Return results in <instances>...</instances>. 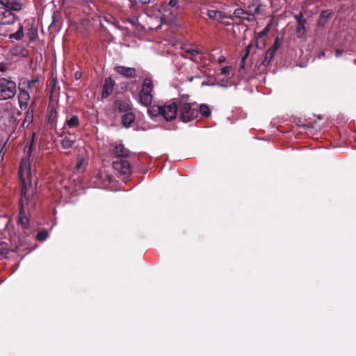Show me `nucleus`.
I'll return each mask as SVG.
<instances>
[{
  "label": "nucleus",
  "instance_id": "obj_1",
  "mask_svg": "<svg viewBox=\"0 0 356 356\" xmlns=\"http://www.w3.org/2000/svg\"><path fill=\"white\" fill-rule=\"evenodd\" d=\"M21 184V197L19 207L27 206L28 210L33 209L36 204L37 195L31 184V171L29 160L22 159L18 170Z\"/></svg>",
  "mask_w": 356,
  "mask_h": 356
},
{
  "label": "nucleus",
  "instance_id": "obj_2",
  "mask_svg": "<svg viewBox=\"0 0 356 356\" xmlns=\"http://www.w3.org/2000/svg\"><path fill=\"white\" fill-rule=\"evenodd\" d=\"M159 11L162 13V20L172 22L177 19L182 11V6L179 0H170L161 6Z\"/></svg>",
  "mask_w": 356,
  "mask_h": 356
},
{
  "label": "nucleus",
  "instance_id": "obj_3",
  "mask_svg": "<svg viewBox=\"0 0 356 356\" xmlns=\"http://www.w3.org/2000/svg\"><path fill=\"white\" fill-rule=\"evenodd\" d=\"M178 116L181 121L188 122L199 117L197 104L182 102L179 103Z\"/></svg>",
  "mask_w": 356,
  "mask_h": 356
},
{
  "label": "nucleus",
  "instance_id": "obj_4",
  "mask_svg": "<svg viewBox=\"0 0 356 356\" xmlns=\"http://www.w3.org/2000/svg\"><path fill=\"white\" fill-rule=\"evenodd\" d=\"M16 92V83L10 77H0V101L13 99Z\"/></svg>",
  "mask_w": 356,
  "mask_h": 356
},
{
  "label": "nucleus",
  "instance_id": "obj_5",
  "mask_svg": "<svg viewBox=\"0 0 356 356\" xmlns=\"http://www.w3.org/2000/svg\"><path fill=\"white\" fill-rule=\"evenodd\" d=\"M153 89L154 83L152 79L149 77H146L143 82L141 90L139 92V101L142 105L147 107L151 105L153 99L152 94Z\"/></svg>",
  "mask_w": 356,
  "mask_h": 356
},
{
  "label": "nucleus",
  "instance_id": "obj_6",
  "mask_svg": "<svg viewBox=\"0 0 356 356\" xmlns=\"http://www.w3.org/2000/svg\"><path fill=\"white\" fill-rule=\"evenodd\" d=\"M35 247L32 246L31 238L29 234L24 232V234L19 236L17 242L12 251L16 253L26 251V253H29Z\"/></svg>",
  "mask_w": 356,
  "mask_h": 356
},
{
  "label": "nucleus",
  "instance_id": "obj_7",
  "mask_svg": "<svg viewBox=\"0 0 356 356\" xmlns=\"http://www.w3.org/2000/svg\"><path fill=\"white\" fill-rule=\"evenodd\" d=\"M19 10H13L9 8L0 6V24L11 25L19 20L16 12Z\"/></svg>",
  "mask_w": 356,
  "mask_h": 356
},
{
  "label": "nucleus",
  "instance_id": "obj_8",
  "mask_svg": "<svg viewBox=\"0 0 356 356\" xmlns=\"http://www.w3.org/2000/svg\"><path fill=\"white\" fill-rule=\"evenodd\" d=\"M162 116L167 121H171L178 115L179 103L173 102L168 105L162 106Z\"/></svg>",
  "mask_w": 356,
  "mask_h": 356
},
{
  "label": "nucleus",
  "instance_id": "obj_9",
  "mask_svg": "<svg viewBox=\"0 0 356 356\" xmlns=\"http://www.w3.org/2000/svg\"><path fill=\"white\" fill-rule=\"evenodd\" d=\"M113 167L121 175L129 176L131 174V165L124 159H117L113 162Z\"/></svg>",
  "mask_w": 356,
  "mask_h": 356
},
{
  "label": "nucleus",
  "instance_id": "obj_10",
  "mask_svg": "<svg viewBox=\"0 0 356 356\" xmlns=\"http://www.w3.org/2000/svg\"><path fill=\"white\" fill-rule=\"evenodd\" d=\"M295 19L297 22L296 33L298 38H302L306 33L305 25L307 24V20L304 18L302 13L295 15Z\"/></svg>",
  "mask_w": 356,
  "mask_h": 356
},
{
  "label": "nucleus",
  "instance_id": "obj_11",
  "mask_svg": "<svg viewBox=\"0 0 356 356\" xmlns=\"http://www.w3.org/2000/svg\"><path fill=\"white\" fill-rule=\"evenodd\" d=\"M114 70L118 74L125 78H134L136 75V70L134 67H125L122 65H116Z\"/></svg>",
  "mask_w": 356,
  "mask_h": 356
},
{
  "label": "nucleus",
  "instance_id": "obj_12",
  "mask_svg": "<svg viewBox=\"0 0 356 356\" xmlns=\"http://www.w3.org/2000/svg\"><path fill=\"white\" fill-rule=\"evenodd\" d=\"M129 103V101L117 99L113 102V111L119 113H127L131 111V107Z\"/></svg>",
  "mask_w": 356,
  "mask_h": 356
},
{
  "label": "nucleus",
  "instance_id": "obj_13",
  "mask_svg": "<svg viewBox=\"0 0 356 356\" xmlns=\"http://www.w3.org/2000/svg\"><path fill=\"white\" fill-rule=\"evenodd\" d=\"M115 81L111 77L105 79L102 92V98L106 99L112 93Z\"/></svg>",
  "mask_w": 356,
  "mask_h": 356
},
{
  "label": "nucleus",
  "instance_id": "obj_14",
  "mask_svg": "<svg viewBox=\"0 0 356 356\" xmlns=\"http://www.w3.org/2000/svg\"><path fill=\"white\" fill-rule=\"evenodd\" d=\"M17 223L24 230L29 227V220L26 215L25 208H23V207H19Z\"/></svg>",
  "mask_w": 356,
  "mask_h": 356
},
{
  "label": "nucleus",
  "instance_id": "obj_15",
  "mask_svg": "<svg viewBox=\"0 0 356 356\" xmlns=\"http://www.w3.org/2000/svg\"><path fill=\"white\" fill-rule=\"evenodd\" d=\"M1 7L11 9L13 10H21L23 7L22 0H0Z\"/></svg>",
  "mask_w": 356,
  "mask_h": 356
},
{
  "label": "nucleus",
  "instance_id": "obj_16",
  "mask_svg": "<svg viewBox=\"0 0 356 356\" xmlns=\"http://www.w3.org/2000/svg\"><path fill=\"white\" fill-rule=\"evenodd\" d=\"M19 106L22 110H25L30 100V95L28 91L19 88V93L18 95Z\"/></svg>",
  "mask_w": 356,
  "mask_h": 356
},
{
  "label": "nucleus",
  "instance_id": "obj_17",
  "mask_svg": "<svg viewBox=\"0 0 356 356\" xmlns=\"http://www.w3.org/2000/svg\"><path fill=\"white\" fill-rule=\"evenodd\" d=\"M279 47V42L278 38L275 40L274 42L273 46L267 51L265 58L264 60L262 61V64L264 66H268L272 58H273L277 48Z\"/></svg>",
  "mask_w": 356,
  "mask_h": 356
},
{
  "label": "nucleus",
  "instance_id": "obj_18",
  "mask_svg": "<svg viewBox=\"0 0 356 356\" xmlns=\"http://www.w3.org/2000/svg\"><path fill=\"white\" fill-rule=\"evenodd\" d=\"M332 15V11L331 10H323L319 16V18L317 20L316 25L318 27H325L326 24L327 23L329 19Z\"/></svg>",
  "mask_w": 356,
  "mask_h": 356
},
{
  "label": "nucleus",
  "instance_id": "obj_19",
  "mask_svg": "<svg viewBox=\"0 0 356 356\" xmlns=\"http://www.w3.org/2000/svg\"><path fill=\"white\" fill-rule=\"evenodd\" d=\"M113 152L117 159L126 158L129 155V150L127 149L123 144L116 145Z\"/></svg>",
  "mask_w": 356,
  "mask_h": 356
},
{
  "label": "nucleus",
  "instance_id": "obj_20",
  "mask_svg": "<svg viewBox=\"0 0 356 356\" xmlns=\"http://www.w3.org/2000/svg\"><path fill=\"white\" fill-rule=\"evenodd\" d=\"M136 119L135 115L131 111H129L122 116V123L126 128H129L131 126V124Z\"/></svg>",
  "mask_w": 356,
  "mask_h": 356
},
{
  "label": "nucleus",
  "instance_id": "obj_21",
  "mask_svg": "<svg viewBox=\"0 0 356 356\" xmlns=\"http://www.w3.org/2000/svg\"><path fill=\"white\" fill-rule=\"evenodd\" d=\"M207 15L211 19L220 21L225 17V14L217 10H208Z\"/></svg>",
  "mask_w": 356,
  "mask_h": 356
},
{
  "label": "nucleus",
  "instance_id": "obj_22",
  "mask_svg": "<svg viewBox=\"0 0 356 356\" xmlns=\"http://www.w3.org/2000/svg\"><path fill=\"white\" fill-rule=\"evenodd\" d=\"M197 111L199 112V115H200L202 117L208 118L211 116V112L207 104H202L200 105L197 104Z\"/></svg>",
  "mask_w": 356,
  "mask_h": 356
},
{
  "label": "nucleus",
  "instance_id": "obj_23",
  "mask_svg": "<svg viewBox=\"0 0 356 356\" xmlns=\"http://www.w3.org/2000/svg\"><path fill=\"white\" fill-rule=\"evenodd\" d=\"M35 104V100H33L31 102L29 108L27 109V111L26 112V116H25L24 123L27 122L28 124H29L30 123L32 122V121L33 120Z\"/></svg>",
  "mask_w": 356,
  "mask_h": 356
},
{
  "label": "nucleus",
  "instance_id": "obj_24",
  "mask_svg": "<svg viewBox=\"0 0 356 356\" xmlns=\"http://www.w3.org/2000/svg\"><path fill=\"white\" fill-rule=\"evenodd\" d=\"M9 39L11 40H17L19 41L22 40L24 38V29L23 26L22 24H19V29L15 33L8 34Z\"/></svg>",
  "mask_w": 356,
  "mask_h": 356
},
{
  "label": "nucleus",
  "instance_id": "obj_25",
  "mask_svg": "<svg viewBox=\"0 0 356 356\" xmlns=\"http://www.w3.org/2000/svg\"><path fill=\"white\" fill-rule=\"evenodd\" d=\"M79 119L76 115H72L70 118H67L65 125L70 128H76L79 125Z\"/></svg>",
  "mask_w": 356,
  "mask_h": 356
},
{
  "label": "nucleus",
  "instance_id": "obj_26",
  "mask_svg": "<svg viewBox=\"0 0 356 356\" xmlns=\"http://www.w3.org/2000/svg\"><path fill=\"white\" fill-rule=\"evenodd\" d=\"M162 106H152L148 109V112L153 116L162 115Z\"/></svg>",
  "mask_w": 356,
  "mask_h": 356
},
{
  "label": "nucleus",
  "instance_id": "obj_27",
  "mask_svg": "<svg viewBox=\"0 0 356 356\" xmlns=\"http://www.w3.org/2000/svg\"><path fill=\"white\" fill-rule=\"evenodd\" d=\"M74 142L75 140L72 139L70 137L65 136L62 140L61 145L64 149H70L73 146Z\"/></svg>",
  "mask_w": 356,
  "mask_h": 356
},
{
  "label": "nucleus",
  "instance_id": "obj_28",
  "mask_svg": "<svg viewBox=\"0 0 356 356\" xmlns=\"http://www.w3.org/2000/svg\"><path fill=\"white\" fill-rule=\"evenodd\" d=\"M233 14L235 17L238 19H242L244 15H248L246 11L240 8L235 9Z\"/></svg>",
  "mask_w": 356,
  "mask_h": 356
},
{
  "label": "nucleus",
  "instance_id": "obj_29",
  "mask_svg": "<svg viewBox=\"0 0 356 356\" xmlns=\"http://www.w3.org/2000/svg\"><path fill=\"white\" fill-rule=\"evenodd\" d=\"M47 236L48 232L45 229H43L38 232V233L36 235V239L38 241H44L47 239Z\"/></svg>",
  "mask_w": 356,
  "mask_h": 356
},
{
  "label": "nucleus",
  "instance_id": "obj_30",
  "mask_svg": "<svg viewBox=\"0 0 356 356\" xmlns=\"http://www.w3.org/2000/svg\"><path fill=\"white\" fill-rule=\"evenodd\" d=\"M266 45V42L264 38L257 36L255 40V46L258 49H263Z\"/></svg>",
  "mask_w": 356,
  "mask_h": 356
},
{
  "label": "nucleus",
  "instance_id": "obj_31",
  "mask_svg": "<svg viewBox=\"0 0 356 356\" xmlns=\"http://www.w3.org/2000/svg\"><path fill=\"white\" fill-rule=\"evenodd\" d=\"M8 252V245L5 242L0 243V255L5 256Z\"/></svg>",
  "mask_w": 356,
  "mask_h": 356
},
{
  "label": "nucleus",
  "instance_id": "obj_32",
  "mask_svg": "<svg viewBox=\"0 0 356 356\" xmlns=\"http://www.w3.org/2000/svg\"><path fill=\"white\" fill-rule=\"evenodd\" d=\"M57 117V112L55 108H51L48 115V122L52 123Z\"/></svg>",
  "mask_w": 356,
  "mask_h": 356
},
{
  "label": "nucleus",
  "instance_id": "obj_33",
  "mask_svg": "<svg viewBox=\"0 0 356 356\" xmlns=\"http://www.w3.org/2000/svg\"><path fill=\"white\" fill-rule=\"evenodd\" d=\"M185 52L190 54L191 55H192L193 56H196L200 54V51L197 49L192 48V47L186 48Z\"/></svg>",
  "mask_w": 356,
  "mask_h": 356
},
{
  "label": "nucleus",
  "instance_id": "obj_34",
  "mask_svg": "<svg viewBox=\"0 0 356 356\" xmlns=\"http://www.w3.org/2000/svg\"><path fill=\"white\" fill-rule=\"evenodd\" d=\"M269 30H270V25H268L261 32L259 33L257 36L261 37V38H264L269 32Z\"/></svg>",
  "mask_w": 356,
  "mask_h": 356
},
{
  "label": "nucleus",
  "instance_id": "obj_35",
  "mask_svg": "<svg viewBox=\"0 0 356 356\" xmlns=\"http://www.w3.org/2000/svg\"><path fill=\"white\" fill-rule=\"evenodd\" d=\"M231 68H232L231 66L223 67L220 70H221V74L222 75L228 76L229 72H230Z\"/></svg>",
  "mask_w": 356,
  "mask_h": 356
},
{
  "label": "nucleus",
  "instance_id": "obj_36",
  "mask_svg": "<svg viewBox=\"0 0 356 356\" xmlns=\"http://www.w3.org/2000/svg\"><path fill=\"white\" fill-rule=\"evenodd\" d=\"M252 47V44H249L246 49H245V52L244 54V55L243 56V60H246V58L249 56L250 55V49Z\"/></svg>",
  "mask_w": 356,
  "mask_h": 356
},
{
  "label": "nucleus",
  "instance_id": "obj_37",
  "mask_svg": "<svg viewBox=\"0 0 356 356\" xmlns=\"http://www.w3.org/2000/svg\"><path fill=\"white\" fill-rule=\"evenodd\" d=\"M37 36V31L35 30H31L30 33H29V37L30 41H33L35 40V38Z\"/></svg>",
  "mask_w": 356,
  "mask_h": 356
},
{
  "label": "nucleus",
  "instance_id": "obj_38",
  "mask_svg": "<svg viewBox=\"0 0 356 356\" xmlns=\"http://www.w3.org/2000/svg\"><path fill=\"white\" fill-rule=\"evenodd\" d=\"M6 142L3 140V138L0 136V152L6 149Z\"/></svg>",
  "mask_w": 356,
  "mask_h": 356
},
{
  "label": "nucleus",
  "instance_id": "obj_39",
  "mask_svg": "<svg viewBox=\"0 0 356 356\" xmlns=\"http://www.w3.org/2000/svg\"><path fill=\"white\" fill-rule=\"evenodd\" d=\"M190 96L188 95H185L181 97L180 99L176 101L177 103H181L182 102H188Z\"/></svg>",
  "mask_w": 356,
  "mask_h": 356
},
{
  "label": "nucleus",
  "instance_id": "obj_40",
  "mask_svg": "<svg viewBox=\"0 0 356 356\" xmlns=\"http://www.w3.org/2000/svg\"><path fill=\"white\" fill-rule=\"evenodd\" d=\"M38 79H32V80H29L27 81V87L29 88H33V86L35 83L38 82Z\"/></svg>",
  "mask_w": 356,
  "mask_h": 356
},
{
  "label": "nucleus",
  "instance_id": "obj_41",
  "mask_svg": "<svg viewBox=\"0 0 356 356\" xmlns=\"http://www.w3.org/2000/svg\"><path fill=\"white\" fill-rule=\"evenodd\" d=\"M8 70L7 65L6 63H0V72H6Z\"/></svg>",
  "mask_w": 356,
  "mask_h": 356
},
{
  "label": "nucleus",
  "instance_id": "obj_42",
  "mask_svg": "<svg viewBox=\"0 0 356 356\" xmlns=\"http://www.w3.org/2000/svg\"><path fill=\"white\" fill-rule=\"evenodd\" d=\"M6 152V149L0 152V165L2 164V163L3 161L4 155H5Z\"/></svg>",
  "mask_w": 356,
  "mask_h": 356
},
{
  "label": "nucleus",
  "instance_id": "obj_43",
  "mask_svg": "<svg viewBox=\"0 0 356 356\" xmlns=\"http://www.w3.org/2000/svg\"><path fill=\"white\" fill-rule=\"evenodd\" d=\"M33 141L32 140L29 147V149H28V151H27V156H30L31 154V152H32V149H33Z\"/></svg>",
  "mask_w": 356,
  "mask_h": 356
},
{
  "label": "nucleus",
  "instance_id": "obj_44",
  "mask_svg": "<svg viewBox=\"0 0 356 356\" xmlns=\"http://www.w3.org/2000/svg\"><path fill=\"white\" fill-rule=\"evenodd\" d=\"M245 65V60H243V56H242L241 62H240V70L244 69Z\"/></svg>",
  "mask_w": 356,
  "mask_h": 356
},
{
  "label": "nucleus",
  "instance_id": "obj_45",
  "mask_svg": "<svg viewBox=\"0 0 356 356\" xmlns=\"http://www.w3.org/2000/svg\"><path fill=\"white\" fill-rule=\"evenodd\" d=\"M260 5H258L256 6V8H254V14H260L261 13V10H260Z\"/></svg>",
  "mask_w": 356,
  "mask_h": 356
},
{
  "label": "nucleus",
  "instance_id": "obj_46",
  "mask_svg": "<svg viewBox=\"0 0 356 356\" xmlns=\"http://www.w3.org/2000/svg\"><path fill=\"white\" fill-rule=\"evenodd\" d=\"M81 76H82V73L81 72H76L75 74H74V77L76 79H79L81 78Z\"/></svg>",
  "mask_w": 356,
  "mask_h": 356
},
{
  "label": "nucleus",
  "instance_id": "obj_47",
  "mask_svg": "<svg viewBox=\"0 0 356 356\" xmlns=\"http://www.w3.org/2000/svg\"><path fill=\"white\" fill-rule=\"evenodd\" d=\"M252 17L245 16L242 18L243 20H246L247 22H250L254 19V15H252Z\"/></svg>",
  "mask_w": 356,
  "mask_h": 356
},
{
  "label": "nucleus",
  "instance_id": "obj_48",
  "mask_svg": "<svg viewBox=\"0 0 356 356\" xmlns=\"http://www.w3.org/2000/svg\"><path fill=\"white\" fill-rule=\"evenodd\" d=\"M343 52V51L342 50H341V49H337V50H336V51H335V56H336L337 57H339V56H340L341 55H342Z\"/></svg>",
  "mask_w": 356,
  "mask_h": 356
},
{
  "label": "nucleus",
  "instance_id": "obj_49",
  "mask_svg": "<svg viewBox=\"0 0 356 356\" xmlns=\"http://www.w3.org/2000/svg\"><path fill=\"white\" fill-rule=\"evenodd\" d=\"M225 61V57L222 56L221 57L219 58L218 59V62L219 63H224Z\"/></svg>",
  "mask_w": 356,
  "mask_h": 356
},
{
  "label": "nucleus",
  "instance_id": "obj_50",
  "mask_svg": "<svg viewBox=\"0 0 356 356\" xmlns=\"http://www.w3.org/2000/svg\"><path fill=\"white\" fill-rule=\"evenodd\" d=\"M325 51H321L320 52V56H319V57H321V56H325Z\"/></svg>",
  "mask_w": 356,
  "mask_h": 356
},
{
  "label": "nucleus",
  "instance_id": "obj_51",
  "mask_svg": "<svg viewBox=\"0 0 356 356\" xmlns=\"http://www.w3.org/2000/svg\"><path fill=\"white\" fill-rule=\"evenodd\" d=\"M194 79H195V76H191V77L188 78V81L191 82L193 81Z\"/></svg>",
  "mask_w": 356,
  "mask_h": 356
},
{
  "label": "nucleus",
  "instance_id": "obj_52",
  "mask_svg": "<svg viewBox=\"0 0 356 356\" xmlns=\"http://www.w3.org/2000/svg\"><path fill=\"white\" fill-rule=\"evenodd\" d=\"M81 164H82L81 162L78 163L76 165L77 168H80Z\"/></svg>",
  "mask_w": 356,
  "mask_h": 356
},
{
  "label": "nucleus",
  "instance_id": "obj_53",
  "mask_svg": "<svg viewBox=\"0 0 356 356\" xmlns=\"http://www.w3.org/2000/svg\"><path fill=\"white\" fill-rule=\"evenodd\" d=\"M254 4H252V5H250V6H249V8H251L252 7H254Z\"/></svg>",
  "mask_w": 356,
  "mask_h": 356
},
{
  "label": "nucleus",
  "instance_id": "obj_54",
  "mask_svg": "<svg viewBox=\"0 0 356 356\" xmlns=\"http://www.w3.org/2000/svg\"><path fill=\"white\" fill-rule=\"evenodd\" d=\"M205 85H207V83H206V82H204H204H202V86H205Z\"/></svg>",
  "mask_w": 356,
  "mask_h": 356
},
{
  "label": "nucleus",
  "instance_id": "obj_55",
  "mask_svg": "<svg viewBox=\"0 0 356 356\" xmlns=\"http://www.w3.org/2000/svg\"><path fill=\"white\" fill-rule=\"evenodd\" d=\"M195 76V79H198V78H200V76Z\"/></svg>",
  "mask_w": 356,
  "mask_h": 356
}]
</instances>
